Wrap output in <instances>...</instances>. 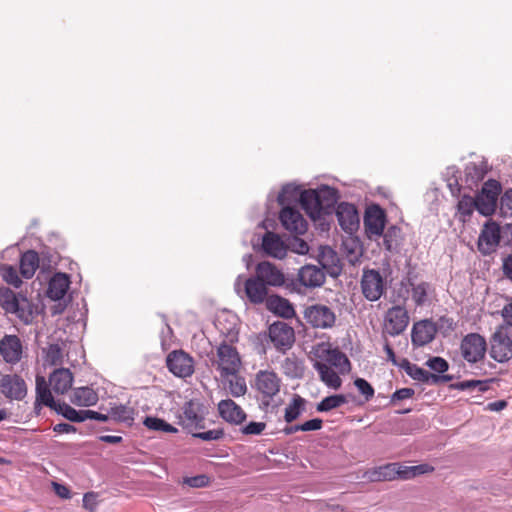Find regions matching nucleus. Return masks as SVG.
Here are the masks:
<instances>
[{
	"label": "nucleus",
	"mask_w": 512,
	"mask_h": 512,
	"mask_svg": "<svg viewBox=\"0 0 512 512\" xmlns=\"http://www.w3.org/2000/svg\"><path fill=\"white\" fill-rule=\"evenodd\" d=\"M347 403V398L342 394L330 395L317 404L318 412H328Z\"/></svg>",
	"instance_id": "obj_41"
},
{
	"label": "nucleus",
	"mask_w": 512,
	"mask_h": 512,
	"mask_svg": "<svg viewBox=\"0 0 512 512\" xmlns=\"http://www.w3.org/2000/svg\"><path fill=\"white\" fill-rule=\"evenodd\" d=\"M96 497H97L96 494H94L93 492L85 493L83 496L84 508H86L90 511H94L97 506Z\"/></svg>",
	"instance_id": "obj_64"
},
{
	"label": "nucleus",
	"mask_w": 512,
	"mask_h": 512,
	"mask_svg": "<svg viewBox=\"0 0 512 512\" xmlns=\"http://www.w3.org/2000/svg\"><path fill=\"white\" fill-rule=\"evenodd\" d=\"M298 199L302 208L306 211L311 219L316 220L317 218H320L322 209L319 205L316 189L302 191Z\"/></svg>",
	"instance_id": "obj_29"
},
{
	"label": "nucleus",
	"mask_w": 512,
	"mask_h": 512,
	"mask_svg": "<svg viewBox=\"0 0 512 512\" xmlns=\"http://www.w3.org/2000/svg\"><path fill=\"white\" fill-rule=\"evenodd\" d=\"M313 368L318 372L320 380L329 388L337 390L342 385L338 370L326 366L324 362H314Z\"/></svg>",
	"instance_id": "obj_30"
},
{
	"label": "nucleus",
	"mask_w": 512,
	"mask_h": 512,
	"mask_svg": "<svg viewBox=\"0 0 512 512\" xmlns=\"http://www.w3.org/2000/svg\"><path fill=\"white\" fill-rule=\"evenodd\" d=\"M399 366L414 380L423 383H436L439 380L438 376L431 374L416 364L410 363L407 359H403Z\"/></svg>",
	"instance_id": "obj_33"
},
{
	"label": "nucleus",
	"mask_w": 512,
	"mask_h": 512,
	"mask_svg": "<svg viewBox=\"0 0 512 512\" xmlns=\"http://www.w3.org/2000/svg\"><path fill=\"white\" fill-rule=\"evenodd\" d=\"M58 414H61L63 417L72 422H83L85 410H76L70 405L66 403H58L57 407L54 409Z\"/></svg>",
	"instance_id": "obj_44"
},
{
	"label": "nucleus",
	"mask_w": 512,
	"mask_h": 512,
	"mask_svg": "<svg viewBox=\"0 0 512 512\" xmlns=\"http://www.w3.org/2000/svg\"><path fill=\"white\" fill-rule=\"evenodd\" d=\"M426 365L437 373H444L448 370V362L442 357H431L426 361Z\"/></svg>",
	"instance_id": "obj_52"
},
{
	"label": "nucleus",
	"mask_w": 512,
	"mask_h": 512,
	"mask_svg": "<svg viewBox=\"0 0 512 512\" xmlns=\"http://www.w3.org/2000/svg\"><path fill=\"white\" fill-rule=\"evenodd\" d=\"M62 360V352L58 345L52 344L46 351V362L51 365H57Z\"/></svg>",
	"instance_id": "obj_55"
},
{
	"label": "nucleus",
	"mask_w": 512,
	"mask_h": 512,
	"mask_svg": "<svg viewBox=\"0 0 512 512\" xmlns=\"http://www.w3.org/2000/svg\"><path fill=\"white\" fill-rule=\"evenodd\" d=\"M212 364L223 379H228L230 376L238 374L241 367V359L235 347L222 343L217 348V356L212 361Z\"/></svg>",
	"instance_id": "obj_2"
},
{
	"label": "nucleus",
	"mask_w": 512,
	"mask_h": 512,
	"mask_svg": "<svg viewBox=\"0 0 512 512\" xmlns=\"http://www.w3.org/2000/svg\"><path fill=\"white\" fill-rule=\"evenodd\" d=\"M501 237V227L495 222H487L478 238V249L483 255L496 250Z\"/></svg>",
	"instance_id": "obj_14"
},
{
	"label": "nucleus",
	"mask_w": 512,
	"mask_h": 512,
	"mask_svg": "<svg viewBox=\"0 0 512 512\" xmlns=\"http://www.w3.org/2000/svg\"><path fill=\"white\" fill-rule=\"evenodd\" d=\"M490 355L497 362L512 358V328L499 325L490 339Z\"/></svg>",
	"instance_id": "obj_4"
},
{
	"label": "nucleus",
	"mask_w": 512,
	"mask_h": 512,
	"mask_svg": "<svg viewBox=\"0 0 512 512\" xmlns=\"http://www.w3.org/2000/svg\"><path fill=\"white\" fill-rule=\"evenodd\" d=\"M281 370L287 377L297 379L303 376L305 367L300 358L291 354L281 362Z\"/></svg>",
	"instance_id": "obj_34"
},
{
	"label": "nucleus",
	"mask_w": 512,
	"mask_h": 512,
	"mask_svg": "<svg viewBox=\"0 0 512 512\" xmlns=\"http://www.w3.org/2000/svg\"><path fill=\"white\" fill-rule=\"evenodd\" d=\"M279 218L283 227L291 233L302 235L307 231V221L298 210L283 207Z\"/></svg>",
	"instance_id": "obj_20"
},
{
	"label": "nucleus",
	"mask_w": 512,
	"mask_h": 512,
	"mask_svg": "<svg viewBox=\"0 0 512 512\" xmlns=\"http://www.w3.org/2000/svg\"><path fill=\"white\" fill-rule=\"evenodd\" d=\"M476 206L475 198L469 195H463L457 203L456 217L463 223L468 221L474 210H476Z\"/></svg>",
	"instance_id": "obj_39"
},
{
	"label": "nucleus",
	"mask_w": 512,
	"mask_h": 512,
	"mask_svg": "<svg viewBox=\"0 0 512 512\" xmlns=\"http://www.w3.org/2000/svg\"><path fill=\"white\" fill-rule=\"evenodd\" d=\"M70 283V277L67 274L55 273L49 281L47 296L55 301L62 299L66 295Z\"/></svg>",
	"instance_id": "obj_27"
},
{
	"label": "nucleus",
	"mask_w": 512,
	"mask_h": 512,
	"mask_svg": "<svg viewBox=\"0 0 512 512\" xmlns=\"http://www.w3.org/2000/svg\"><path fill=\"white\" fill-rule=\"evenodd\" d=\"M298 279L304 287H320L325 282V273L315 265H305L299 270Z\"/></svg>",
	"instance_id": "obj_26"
},
{
	"label": "nucleus",
	"mask_w": 512,
	"mask_h": 512,
	"mask_svg": "<svg viewBox=\"0 0 512 512\" xmlns=\"http://www.w3.org/2000/svg\"><path fill=\"white\" fill-rule=\"evenodd\" d=\"M501 211L512 214V189H507L500 200Z\"/></svg>",
	"instance_id": "obj_60"
},
{
	"label": "nucleus",
	"mask_w": 512,
	"mask_h": 512,
	"mask_svg": "<svg viewBox=\"0 0 512 512\" xmlns=\"http://www.w3.org/2000/svg\"><path fill=\"white\" fill-rule=\"evenodd\" d=\"M399 469V463H389L368 469L364 472L362 478L368 482L392 481L400 478Z\"/></svg>",
	"instance_id": "obj_23"
},
{
	"label": "nucleus",
	"mask_w": 512,
	"mask_h": 512,
	"mask_svg": "<svg viewBox=\"0 0 512 512\" xmlns=\"http://www.w3.org/2000/svg\"><path fill=\"white\" fill-rule=\"evenodd\" d=\"M206 413L205 406L199 400L192 399L184 404L178 417L179 424L191 433L203 429Z\"/></svg>",
	"instance_id": "obj_5"
},
{
	"label": "nucleus",
	"mask_w": 512,
	"mask_h": 512,
	"mask_svg": "<svg viewBox=\"0 0 512 512\" xmlns=\"http://www.w3.org/2000/svg\"><path fill=\"white\" fill-rule=\"evenodd\" d=\"M269 338L274 347L281 352L289 350L295 342L294 329L285 322L276 321L269 326Z\"/></svg>",
	"instance_id": "obj_10"
},
{
	"label": "nucleus",
	"mask_w": 512,
	"mask_h": 512,
	"mask_svg": "<svg viewBox=\"0 0 512 512\" xmlns=\"http://www.w3.org/2000/svg\"><path fill=\"white\" fill-rule=\"evenodd\" d=\"M262 249L268 256L282 259L286 256L288 247L279 235L266 232L262 238Z\"/></svg>",
	"instance_id": "obj_25"
},
{
	"label": "nucleus",
	"mask_w": 512,
	"mask_h": 512,
	"mask_svg": "<svg viewBox=\"0 0 512 512\" xmlns=\"http://www.w3.org/2000/svg\"><path fill=\"white\" fill-rule=\"evenodd\" d=\"M501 316L503 318L501 326H508L512 328V301L504 305L501 310Z\"/></svg>",
	"instance_id": "obj_62"
},
{
	"label": "nucleus",
	"mask_w": 512,
	"mask_h": 512,
	"mask_svg": "<svg viewBox=\"0 0 512 512\" xmlns=\"http://www.w3.org/2000/svg\"><path fill=\"white\" fill-rule=\"evenodd\" d=\"M39 266V257L35 251L29 250L22 254L20 258V273L29 279L31 278Z\"/></svg>",
	"instance_id": "obj_35"
},
{
	"label": "nucleus",
	"mask_w": 512,
	"mask_h": 512,
	"mask_svg": "<svg viewBox=\"0 0 512 512\" xmlns=\"http://www.w3.org/2000/svg\"><path fill=\"white\" fill-rule=\"evenodd\" d=\"M0 392L10 400L19 401L27 395V385L19 375H3L0 379Z\"/></svg>",
	"instance_id": "obj_13"
},
{
	"label": "nucleus",
	"mask_w": 512,
	"mask_h": 512,
	"mask_svg": "<svg viewBox=\"0 0 512 512\" xmlns=\"http://www.w3.org/2000/svg\"><path fill=\"white\" fill-rule=\"evenodd\" d=\"M266 428L264 422H250L243 426L240 430L244 435H260Z\"/></svg>",
	"instance_id": "obj_57"
},
{
	"label": "nucleus",
	"mask_w": 512,
	"mask_h": 512,
	"mask_svg": "<svg viewBox=\"0 0 512 512\" xmlns=\"http://www.w3.org/2000/svg\"><path fill=\"white\" fill-rule=\"evenodd\" d=\"M409 324L407 310L400 306L389 308L384 317L383 330L390 336H398L403 333Z\"/></svg>",
	"instance_id": "obj_11"
},
{
	"label": "nucleus",
	"mask_w": 512,
	"mask_h": 512,
	"mask_svg": "<svg viewBox=\"0 0 512 512\" xmlns=\"http://www.w3.org/2000/svg\"><path fill=\"white\" fill-rule=\"evenodd\" d=\"M336 217L340 227L348 234L354 233L360 224V218L355 205L341 202L336 208Z\"/></svg>",
	"instance_id": "obj_15"
},
{
	"label": "nucleus",
	"mask_w": 512,
	"mask_h": 512,
	"mask_svg": "<svg viewBox=\"0 0 512 512\" xmlns=\"http://www.w3.org/2000/svg\"><path fill=\"white\" fill-rule=\"evenodd\" d=\"M498 184L496 181H489L485 183L482 191L475 198L477 203L476 210L483 216H490L496 209Z\"/></svg>",
	"instance_id": "obj_12"
},
{
	"label": "nucleus",
	"mask_w": 512,
	"mask_h": 512,
	"mask_svg": "<svg viewBox=\"0 0 512 512\" xmlns=\"http://www.w3.org/2000/svg\"><path fill=\"white\" fill-rule=\"evenodd\" d=\"M360 284L363 296L371 302L379 300L386 290L385 279L375 269L363 270Z\"/></svg>",
	"instance_id": "obj_7"
},
{
	"label": "nucleus",
	"mask_w": 512,
	"mask_h": 512,
	"mask_svg": "<svg viewBox=\"0 0 512 512\" xmlns=\"http://www.w3.org/2000/svg\"><path fill=\"white\" fill-rule=\"evenodd\" d=\"M255 276L266 286L279 287L285 283L284 273L274 264L262 261L257 264Z\"/></svg>",
	"instance_id": "obj_19"
},
{
	"label": "nucleus",
	"mask_w": 512,
	"mask_h": 512,
	"mask_svg": "<svg viewBox=\"0 0 512 512\" xmlns=\"http://www.w3.org/2000/svg\"><path fill=\"white\" fill-rule=\"evenodd\" d=\"M304 318L314 328L330 329L335 325L336 314L330 307L323 304L308 306Z\"/></svg>",
	"instance_id": "obj_9"
},
{
	"label": "nucleus",
	"mask_w": 512,
	"mask_h": 512,
	"mask_svg": "<svg viewBox=\"0 0 512 512\" xmlns=\"http://www.w3.org/2000/svg\"><path fill=\"white\" fill-rule=\"evenodd\" d=\"M220 417L227 423L233 425L242 424L247 415L244 410L231 399H224L218 403Z\"/></svg>",
	"instance_id": "obj_24"
},
{
	"label": "nucleus",
	"mask_w": 512,
	"mask_h": 512,
	"mask_svg": "<svg viewBox=\"0 0 512 512\" xmlns=\"http://www.w3.org/2000/svg\"><path fill=\"white\" fill-rule=\"evenodd\" d=\"M382 235L385 248L388 251H392L398 246L399 239L401 236V230L396 226H391L387 229L385 233L383 232Z\"/></svg>",
	"instance_id": "obj_46"
},
{
	"label": "nucleus",
	"mask_w": 512,
	"mask_h": 512,
	"mask_svg": "<svg viewBox=\"0 0 512 512\" xmlns=\"http://www.w3.org/2000/svg\"><path fill=\"white\" fill-rule=\"evenodd\" d=\"M41 405L48 406L52 409H55L58 405L54 401L51 390L48 387L46 379L43 376L36 377V401H35V409L41 407Z\"/></svg>",
	"instance_id": "obj_32"
},
{
	"label": "nucleus",
	"mask_w": 512,
	"mask_h": 512,
	"mask_svg": "<svg viewBox=\"0 0 512 512\" xmlns=\"http://www.w3.org/2000/svg\"><path fill=\"white\" fill-rule=\"evenodd\" d=\"M184 484L194 487V488H201L205 487L208 484V477L206 475H197L193 477H186L184 479Z\"/></svg>",
	"instance_id": "obj_59"
},
{
	"label": "nucleus",
	"mask_w": 512,
	"mask_h": 512,
	"mask_svg": "<svg viewBox=\"0 0 512 512\" xmlns=\"http://www.w3.org/2000/svg\"><path fill=\"white\" fill-rule=\"evenodd\" d=\"M231 379L229 380V392L234 397H240L246 394L247 392V385L246 381L243 377L238 376V374H235V376H230Z\"/></svg>",
	"instance_id": "obj_48"
},
{
	"label": "nucleus",
	"mask_w": 512,
	"mask_h": 512,
	"mask_svg": "<svg viewBox=\"0 0 512 512\" xmlns=\"http://www.w3.org/2000/svg\"><path fill=\"white\" fill-rule=\"evenodd\" d=\"M437 333L436 325L428 319L416 322L411 331V341L414 346L421 347L429 344Z\"/></svg>",
	"instance_id": "obj_21"
},
{
	"label": "nucleus",
	"mask_w": 512,
	"mask_h": 512,
	"mask_svg": "<svg viewBox=\"0 0 512 512\" xmlns=\"http://www.w3.org/2000/svg\"><path fill=\"white\" fill-rule=\"evenodd\" d=\"M23 347L21 340L16 335H5L0 340V355L5 362L16 364L22 358Z\"/></svg>",
	"instance_id": "obj_22"
},
{
	"label": "nucleus",
	"mask_w": 512,
	"mask_h": 512,
	"mask_svg": "<svg viewBox=\"0 0 512 512\" xmlns=\"http://www.w3.org/2000/svg\"><path fill=\"white\" fill-rule=\"evenodd\" d=\"M457 388L460 390H473L478 389V391H486L488 389L487 382L480 380H466L459 382L457 384Z\"/></svg>",
	"instance_id": "obj_53"
},
{
	"label": "nucleus",
	"mask_w": 512,
	"mask_h": 512,
	"mask_svg": "<svg viewBox=\"0 0 512 512\" xmlns=\"http://www.w3.org/2000/svg\"><path fill=\"white\" fill-rule=\"evenodd\" d=\"M234 289L238 295L244 293L248 300L253 304H260L268 299L267 286L256 276L243 281L242 276L239 275L235 280Z\"/></svg>",
	"instance_id": "obj_6"
},
{
	"label": "nucleus",
	"mask_w": 512,
	"mask_h": 512,
	"mask_svg": "<svg viewBox=\"0 0 512 512\" xmlns=\"http://www.w3.org/2000/svg\"><path fill=\"white\" fill-rule=\"evenodd\" d=\"M98 401L97 393L89 387H80L74 390L71 402L77 406H92Z\"/></svg>",
	"instance_id": "obj_36"
},
{
	"label": "nucleus",
	"mask_w": 512,
	"mask_h": 512,
	"mask_svg": "<svg viewBox=\"0 0 512 512\" xmlns=\"http://www.w3.org/2000/svg\"><path fill=\"white\" fill-rule=\"evenodd\" d=\"M73 375L67 368L54 370L49 377V385L57 394L66 393L72 386Z\"/></svg>",
	"instance_id": "obj_28"
},
{
	"label": "nucleus",
	"mask_w": 512,
	"mask_h": 512,
	"mask_svg": "<svg viewBox=\"0 0 512 512\" xmlns=\"http://www.w3.org/2000/svg\"><path fill=\"white\" fill-rule=\"evenodd\" d=\"M486 172L484 165L469 163L465 168L466 180L470 182V184H477L479 181L483 180Z\"/></svg>",
	"instance_id": "obj_45"
},
{
	"label": "nucleus",
	"mask_w": 512,
	"mask_h": 512,
	"mask_svg": "<svg viewBox=\"0 0 512 512\" xmlns=\"http://www.w3.org/2000/svg\"><path fill=\"white\" fill-rule=\"evenodd\" d=\"M306 400L300 395H293L291 402L285 408L284 419L287 423L296 420L305 410Z\"/></svg>",
	"instance_id": "obj_40"
},
{
	"label": "nucleus",
	"mask_w": 512,
	"mask_h": 512,
	"mask_svg": "<svg viewBox=\"0 0 512 512\" xmlns=\"http://www.w3.org/2000/svg\"><path fill=\"white\" fill-rule=\"evenodd\" d=\"M109 420L132 425L134 421V409L123 404L111 406L108 410Z\"/></svg>",
	"instance_id": "obj_37"
},
{
	"label": "nucleus",
	"mask_w": 512,
	"mask_h": 512,
	"mask_svg": "<svg viewBox=\"0 0 512 512\" xmlns=\"http://www.w3.org/2000/svg\"><path fill=\"white\" fill-rule=\"evenodd\" d=\"M462 357L469 363H477L484 359L487 351V342L478 333H469L461 341Z\"/></svg>",
	"instance_id": "obj_8"
},
{
	"label": "nucleus",
	"mask_w": 512,
	"mask_h": 512,
	"mask_svg": "<svg viewBox=\"0 0 512 512\" xmlns=\"http://www.w3.org/2000/svg\"><path fill=\"white\" fill-rule=\"evenodd\" d=\"M288 249H290L292 252L304 255L307 254L309 251V246L307 242H305L303 239L300 238H293L289 244L287 245Z\"/></svg>",
	"instance_id": "obj_56"
},
{
	"label": "nucleus",
	"mask_w": 512,
	"mask_h": 512,
	"mask_svg": "<svg viewBox=\"0 0 512 512\" xmlns=\"http://www.w3.org/2000/svg\"><path fill=\"white\" fill-rule=\"evenodd\" d=\"M143 424L146 428L152 431L164 432V433H177L178 429L171 424L167 423L163 419L148 416L144 419Z\"/></svg>",
	"instance_id": "obj_42"
},
{
	"label": "nucleus",
	"mask_w": 512,
	"mask_h": 512,
	"mask_svg": "<svg viewBox=\"0 0 512 512\" xmlns=\"http://www.w3.org/2000/svg\"><path fill=\"white\" fill-rule=\"evenodd\" d=\"M414 393L415 392L412 388H402V389L396 390L391 396V403L409 399L414 395Z\"/></svg>",
	"instance_id": "obj_61"
},
{
	"label": "nucleus",
	"mask_w": 512,
	"mask_h": 512,
	"mask_svg": "<svg viewBox=\"0 0 512 512\" xmlns=\"http://www.w3.org/2000/svg\"><path fill=\"white\" fill-rule=\"evenodd\" d=\"M322 420L319 418L308 420L300 424L301 431H316L322 428Z\"/></svg>",
	"instance_id": "obj_63"
},
{
	"label": "nucleus",
	"mask_w": 512,
	"mask_h": 512,
	"mask_svg": "<svg viewBox=\"0 0 512 512\" xmlns=\"http://www.w3.org/2000/svg\"><path fill=\"white\" fill-rule=\"evenodd\" d=\"M319 205L323 212H328L334 206L338 199V192L335 188L323 185L316 189Z\"/></svg>",
	"instance_id": "obj_38"
},
{
	"label": "nucleus",
	"mask_w": 512,
	"mask_h": 512,
	"mask_svg": "<svg viewBox=\"0 0 512 512\" xmlns=\"http://www.w3.org/2000/svg\"><path fill=\"white\" fill-rule=\"evenodd\" d=\"M266 306L269 311L282 318L289 319L295 315L292 304L287 299L277 295L268 297Z\"/></svg>",
	"instance_id": "obj_31"
},
{
	"label": "nucleus",
	"mask_w": 512,
	"mask_h": 512,
	"mask_svg": "<svg viewBox=\"0 0 512 512\" xmlns=\"http://www.w3.org/2000/svg\"><path fill=\"white\" fill-rule=\"evenodd\" d=\"M195 438H199L203 441L219 440L224 436L223 429H213L205 432H192Z\"/></svg>",
	"instance_id": "obj_54"
},
{
	"label": "nucleus",
	"mask_w": 512,
	"mask_h": 512,
	"mask_svg": "<svg viewBox=\"0 0 512 512\" xmlns=\"http://www.w3.org/2000/svg\"><path fill=\"white\" fill-rule=\"evenodd\" d=\"M0 275L7 284L12 285L15 288H19L22 284V280L19 277L17 270L11 265H3L0 268Z\"/></svg>",
	"instance_id": "obj_47"
},
{
	"label": "nucleus",
	"mask_w": 512,
	"mask_h": 512,
	"mask_svg": "<svg viewBox=\"0 0 512 512\" xmlns=\"http://www.w3.org/2000/svg\"><path fill=\"white\" fill-rule=\"evenodd\" d=\"M167 367L178 377H187L194 372L193 359L183 351H173L167 356Z\"/></svg>",
	"instance_id": "obj_17"
},
{
	"label": "nucleus",
	"mask_w": 512,
	"mask_h": 512,
	"mask_svg": "<svg viewBox=\"0 0 512 512\" xmlns=\"http://www.w3.org/2000/svg\"><path fill=\"white\" fill-rule=\"evenodd\" d=\"M0 305L6 313L15 315L25 325H31L40 312L37 304L8 288L0 289Z\"/></svg>",
	"instance_id": "obj_1"
},
{
	"label": "nucleus",
	"mask_w": 512,
	"mask_h": 512,
	"mask_svg": "<svg viewBox=\"0 0 512 512\" xmlns=\"http://www.w3.org/2000/svg\"><path fill=\"white\" fill-rule=\"evenodd\" d=\"M385 223V213L378 205H372L366 210L364 227L370 239L382 236Z\"/></svg>",
	"instance_id": "obj_16"
},
{
	"label": "nucleus",
	"mask_w": 512,
	"mask_h": 512,
	"mask_svg": "<svg viewBox=\"0 0 512 512\" xmlns=\"http://www.w3.org/2000/svg\"><path fill=\"white\" fill-rule=\"evenodd\" d=\"M314 362H324L326 366L335 368L339 373L345 374L350 370L347 356L337 348H331L328 343H319L313 347Z\"/></svg>",
	"instance_id": "obj_3"
},
{
	"label": "nucleus",
	"mask_w": 512,
	"mask_h": 512,
	"mask_svg": "<svg viewBox=\"0 0 512 512\" xmlns=\"http://www.w3.org/2000/svg\"><path fill=\"white\" fill-rule=\"evenodd\" d=\"M354 385L358 389L359 393L365 397L366 401H369L374 396V388L363 378H356Z\"/></svg>",
	"instance_id": "obj_51"
},
{
	"label": "nucleus",
	"mask_w": 512,
	"mask_h": 512,
	"mask_svg": "<svg viewBox=\"0 0 512 512\" xmlns=\"http://www.w3.org/2000/svg\"><path fill=\"white\" fill-rule=\"evenodd\" d=\"M336 260L335 252L329 247H322L319 253V262L322 266L334 264Z\"/></svg>",
	"instance_id": "obj_58"
},
{
	"label": "nucleus",
	"mask_w": 512,
	"mask_h": 512,
	"mask_svg": "<svg viewBox=\"0 0 512 512\" xmlns=\"http://www.w3.org/2000/svg\"><path fill=\"white\" fill-rule=\"evenodd\" d=\"M434 470V468L428 464H420L416 466H405L400 464V479L408 480L412 479L416 476L430 473Z\"/></svg>",
	"instance_id": "obj_43"
},
{
	"label": "nucleus",
	"mask_w": 512,
	"mask_h": 512,
	"mask_svg": "<svg viewBox=\"0 0 512 512\" xmlns=\"http://www.w3.org/2000/svg\"><path fill=\"white\" fill-rule=\"evenodd\" d=\"M280 383V378L273 371L261 370L255 377V388L267 398H272L278 394Z\"/></svg>",
	"instance_id": "obj_18"
},
{
	"label": "nucleus",
	"mask_w": 512,
	"mask_h": 512,
	"mask_svg": "<svg viewBox=\"0 0 512 512\" xmlns=\"http://www.w3.org/2000/svg\"><path fill=\"white\" fill-rule=\"evenodd\" d=\"M430 286L426 282H421L412 288V299L417 306H422L427 301Z\"/></svg>",
	"instance_id": "obj_50"
},
{
	"label": "nucleus",
	"mask_w": 512,
	"mask_h": 512,
	"mask_svg": "<svg viewBox=\"0 0 512 512\" xmlns=\"http://www.w3.org/2000/svg\"><path fill=\"white\" fill-rule=\"evenodd\" d=\"M300 193L301 192H299L298 187L292 184H287L282 188L281 192L279 193L278 202L281 205H284L285 203L296 201L298 200Z\"/></svg>",
	"instance_id": "obj_49"
}]
</instances>
